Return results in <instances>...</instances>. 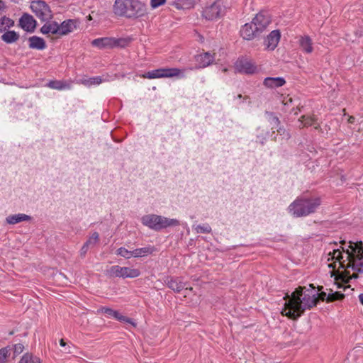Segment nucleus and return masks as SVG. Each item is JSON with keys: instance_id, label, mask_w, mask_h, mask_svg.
Returning a JSON list of instances; mask_svg holds the SVG:
<instances>
[{"instance_id": "obj_54", "label": "nucleus", "mask_w": 363, "mask_h": 363, "mask_svg": "<svg viewBox=\"0 0 363 363\" xmlns=\"http://www.w3.org/2000/svg\"><path fill=\"white\" fill-rule=\"evenodd\" d=\"M362 248H363V245H362Z\"/></svg>"}, {"instance_id": "obj_3", "label": "nucleus", "mask_w": 363, "mask_h": 363, "mask_svg": "<svg viewBox=\"0 0 363 363\" xmlns=\"http://www.w3.org/2000/svg\"><path fill=\"white\" fill-rule=\"evenodd\" d=\"M113 12L129 19L143 18L148 14L147 5L139 0H116Z\"/></svg>"}, {"instance_id": "obj_27", "label": "nucleus", "mask_w": 363, "mask_h": 363, "mask_svg": "<svg viewBox=\"0 0 363 363\" xmlns=\"http://www.w3.org/2000/svg\"><path fill=\"white\" fill-rule=\"evenodd\" d=\"M1 40L6 43H13L19 38V35L14 30L6 31L1 37Z\"/></svg>"}, {"instance_id": "obj_2", "label": "nucleus", "mask_w": 363, "mask_h": 363, "mask_svg": "<svg viewBox=\"0 0 363 363\" xmlns=\"http://www.w3.org/2000/svg\"><path fill=\"white\" fill-rule=\"evenodd\" d=\"M349 249L346 250L342 248V250L346 252V259H343L342 252L340 249H334L333 252H330L328 255L330 257L328 260L334 261V263L328 264V267L335 268L336 262H338L340 268H352L358 272H363V248L362 242H350Z\"/></svg>"}, {"instance_id": "obj_17", "label": "nucleus", "mask_w": 363, "mask_h": 363, "mask_svg": "<svg viewBox=\"0 0 363 363\" xmlns=\"http://www.w3.org/2000/svg\"><path fill=\"white\" fill-rule=\"evenodd\" d=\"M189 70L188 67L179 69L176 67L163 68L164 78H185V72Z\"/></svg>"}, {"instance_id": "obj_10", "label": "nucleus", "mask_w": 363, "mask_h": 363, "mask_svg": "<svg viewBox=\"0 0 363 363\" xmlns=\"http://www.w3.org/2000/svg\"><path fill=\"white\" fill-rule=\"evenodd\" d=\"M236 72L247 74H252L257 72V67L254 62L247 59H239L235 64Z\"/></svg>"}, {"instance_id": "obj_31", "label": "nucleus", "mask_w": 363, "mask_h": 363, "mask_svg": "<svg viewBox=\"0 0 363 363\" xmlns=\"http://www.w3.org/2000/svg\"><path fill=\"white\" fill-rule=\"evenodd\" d=\"M18 363H41V361L38 357L30 353H26L22 356Z\"/></svg>"}, {"instance_id": "obj_37", "label": "nucleus", "mask_w": 363, "mask_h": 363, "mask_svg": "<svg viewBox=\"0 0 363 363\" xmlns=\"http://www.w3.org/2000/svg\"><path fill=\"white\" fill-rule=\"evenodd\" d=\"M265 114L268 116V120L272 124H274L276 125V128H278V126L280 124V121L279 118L275 116L272 112L266 111Z\"/></svg>"}, {"instance_id": "obj_44", "label": "nucleus", "mask_w": 363, "mask_h": 363, "mask_svg": "<svg viewBox=\"0 0 363 363\" xmlns=\"http://www.w3.org/2000/svg\"><path fill=\"white\" fill-rule=\"evenodd\" d=\"M267 133H262L260 134H258L257 135V142H259L262 145H264L267 141Z\"/></svg>"}, {"instance_id": "obj_38", "label": "nucleus", "mask_w": 363, "mask_h": 363, "mask_svg": "<svg viewBox=\"0 0 363 363\" xmlns=\"http://www.w3.org/2000/svg\"><path fill=\"white\" fill-rule=\"evenodd\" d=\"M303 126H310L314 124V118L310 116H303L299 119Z\"/></svg>"}, {"instance_id": "obj_34", "label": "nucleus", "mask_w": 363, "mask_h": 363, "mask_svg": "<svg viewBox=\"0 0 363 363\" xmlns=\"http://www.w3.org/2000/svg\"><path fill=\"white\" fill-rule=\"evenodd\" d=\"M99 241V234L97 232H94L84 243L89 247L95 246Z\"/></svg>"}, {"instance_id": "obj_40", "label": "nucleus", "mask_w": 363, "mask_h": 363, "mask_svg": "<svg viewBox=\"0 0 363 363\" xmlns=\"http://www.w3.org/2000/svg\"><path fill=\"white\" fill-rule=\"evenodd\" d=\"M277 128L278 133L280 134V135H281L284 139L288 140L290 138V134L288 131L286 130L285 128L279 126H278Z\"/></svg>"}, {"instance_id": "obj_19", "label": "nucleus", "mask_w": 363, "mask_h": 363, "mask_svg": "<svg viewBox=\"0 0 363 363\" xmlns=\"http://www.w3.org/2000/svg\"><path fill=\"white\" fill-rule=\"evenodd\" d=\"M301 50L307 54L313 51V41L308 35L301 36L298 40Z\"/></svg>"}, {"instance_id": "obj_48", "label": "nucleus", "mask_w": 363, "mask_h": 363, "mask_svg": "<svg viewBox=\"0 0 363 363\" xmlns=\"http://www.w3.org/2000/svg\"><path fill=\"white\" fill-rule=\"evenodd\" d=\"M359 300L360 303L363 305V294L359 295Z\"/></svg>"}, {"instance_id": "obj_1", "label": "nucleus", "mask_w": 363, "mask_h": 363, "mask_svg": "<svg viewBox=\"0 0 363 363\" xmlns=\"http://www.w3.org/2000/svg\"><path fill=\"white\" fill-rule=\"evenodd\" d=\"M318 291L313 284L307 286H298L289 296L286 294L282 314L286 317L296 320L305 311L310 310L318 303Z\"/></svg>"}, {"instance_id": "obj_32", "label": "nucleus", "mask_w": 363, "mask_h": 363, "mask_svg": "<svg viewBox=\"0 0 363 363\" xmlns=\"http://www.w3.org/2000/svg\"><path fill=\"white\" fill-rule=\"evenodd\" d=\"M193 228L196 233H210L212 231L211 227L208 223L197 225H194Z\"/></svg>"}, {"instance_id": "obj_52", "label": "nucleus", "mask_w": 363, "mask_h": 363, "mask_svg": "<svg viewBox=\"0 0 363 363\" xmlns=\"http://www.w3.org/2000/svg\"><path fill=\"white\" fill-rule=\"evenodd\" d=\"M227 71H228V69H227V68H224V69H223V72H226Z\"/></svg>"}, {"instance_id": "obj_36", "label": "nucleus", "mask_w": 363, "mask_h": 363, "mask_svg": "<svg viewBox=\"0 0 363 363\" xmlns=\"http://www.w3.org/2000/svg\"><path fill=\"white\" fill-rule=\"evenodd\" d=\"M345 297V295L339 291L333 292L328 294L327 297L328 302H332L337 300H342Z\"/></svg>"}, {"instance_id": "obj_12", "label": "nucleus", "mask_w": 363, "mask_h": 363, "mask_svg": "<svg viewBox=\"0 0 363 363\" xmlns=\"http://www.w3.org/2000/svg\"><path fill=\"white\" fill-rule=\"evenodd\" d=\"M79 26L77 19H68L59 24V36L67 35L74 31Z\"/></svg>"}, {"instance_id": "obj_43", "label": "nucleus", "mask_w": 363, "mask_h": 363, "mask_svg": "<svg viewBox=\"0 0 363 363\" xmlns=\"http://www.w3.org/2000/svg\"><path fill=\"white\" fill-rule=\"evenodd\" d=\"M119 321L124 322L130 324L133 327H136V323L134 322V320L130 318H128L125 315H121V318H119Z\"/></svg>"}, {"instance_id": "obj_9", "label": "nucleus", "mask_w": 363, "mask_h": 363, "mask_svg": "<svg viewBox=\"0 0 363 363\" xmlns=\"http://www.w3.org/2000/svg\"><path fill=\"white\" fill-rule=\"evenodd\" d=\"M121 39L111 37L99 38L91 41V45L99 49H110L119 46Z\"/></svg>"}, {"instance_id": "obj_26", "label": "nucleus", "mask_w": 363, "mask_h": 363, "mask_svg": "<svg viewBox=\"0 0 363 363\" xmlns=\"http://www.w3.org/2000/svg\"><path fill=\"white\" fill-rule=\"evenodd\" d=\"M46 86L50 89L56 90H65L71 88L70 83L62 80H51Z\"/></svg>"}, {"instance_id": "obj_23", "label": "nucleus", "mask_w": 363, "mask_h": 363, "mask_svg": "<svg viewBox=\"0 0 363 363\" xmlns=\"http://www.w3.org/2000/svg\"><path fill=\"white\" fill-rule=\"evenodd\" d=\"M29 48L38 50H44L46 48V43L43 38L38 36H31L28 38Z\"/></svg>"}, {"instance_id": "obj_50", "label": "nucleus", "mask_w": 363, "mask_h": 363, "mask_svg": "<svg viewBox=\"0 0 363 363\" xmlns=\"http://www.w3.org/2000/svg\"><path fill=\"white\" fill-rule=\"evenodd\" d=\"M359 130L363 131V121L359 123Z\"/></svg>"}, {"instance_id": "obj_15", "label": "nucleus", "mask_w": 363, "mask_h": 363, "mask_svg": "<svg viewBox=\"0 0 363 363\" xmlns=\"http://www.w3.org/2000/svg\"><path fill=\"white\" fill-rule=\"evenodd\" d=\"M280 38L281 35L279 30H272L264 40L266 48L269 50H274L277 48L280 40Z\"/></svg>"}, {"instance_id": "obj_24", "label": "nucleus", "mask_w": 363, "mask_h": 363, "mask_svg": "<svg viewBox=\"0 0 363 363\" xmlns=\"http://www.w3.org/2000/svg\"><path fill=\"white\" fill-rule=\"evenodd\" d=\"M156 249L154 246L147 245L144 247L141 248H137L135 249L133 251V257L134 258H139L143 257H146L149 255L152 254L154 252H155Z\"/></svg>"}, {"instance_id": "obj_46", "label": "nucleus", "mask_w": 363, "mask_h": 363, "mask_svg": "<svg viewBox=\"0 0 363 363\" xmlns=\"http://www.w3.org/2000/svg\"><path fill=\"white\" fill-rule=\"evenodd\" d=\"M328 296V294H327L325 292H323V291L320 292L318 295V301H319V299L321 301H325V300L327 301Z\"/></svg>"}, {"instance_id": "obj_30", "label": "nucleus", "mask_w": 363, "mask_h": 363, "mask_svg": "<svg viewBox=\"0 0 363 363\" xmlns=\"http://www.w3.org/2000/svg\"><path fill=\"white\" fill-rule=\"evenodd\" d=\"M14 21L6 16L0 19V33L6 32L9 28L13 26Z\"/></svg>"}, {"instance_id": "obj_35", "label": "nucleus", "mask_w": 363, "mask_h": 363, "mask_svg": "<svg viewBox=\"0 0 363 363\" xmlns=\"http://www.w3.org/2000/svg\"><path fill=\"white\" fill-rule=\"evenodd\" d=\"M116 255H118V256H121V257H124L125 259H128L133 257V251L128 250L125 247H121L116 250Z\"/></svg>"}, {"instance_id": "obj_5", "label": "nucleus", "mask_w": 363, "mask_h": 363, "mask_svg": "<svg viewBox=\"0 0 363 363\" xmlns=\"http://www.w3.org/2000/svg\"><path fill=\"white\" fill-rule=\"evenodd\" d=\"M141 223L143 225L155 231H160L168 227H175L180 225L179 220L169 218L157 214H147L141 218Z\"/></svg>"}, {"instance_id": "obj_20", "label": "nucleus", "mask_w": 363, "mask_h": 363, "mask_svg": "<svg viewBox=\"0 0 363 363\" xmlns=\"http://www.w3.org/2000/svg\"><path fill=\"white\" fill-rule=\"evenodd\" d=\"M264 85L270 89L281 87L286 84L283 77H267L264 79Z\"/></svg>"}, {"instance_id": "obj_42", "label": "nucleus", "mask_w": 363, "mask_h": 363, "mask_svg": "<svg viewBox=\"0 0 363 363\" xmlns=\"http://www.w3.org/2000/svg\"><path fill=\"white\" fill-rule=\"evenodd\" d=\"M166 0H150V6L152 9H156L164 4Z\"/></svg>"}, {"instance_id": "obj_47", "label": "nucleus", "mask_w": 363, "mask_h": 363, "mask_svg": "<svg viewBox=\"0 0 363 363\" xmlns=\"http://www.w3.org/2000/svg\"><path fill=\"white\" fill-rule=\"evenodd\" d=\"M354 120H355L354 117L350 116L348 118V123H353L354 122Z\"/></svg>"}, {"instance_id": "obj_53", "label": "nucleus", "mask_w": 363, "mask_h": 363, "mask_svg": "<svg viewBox=\"0 0 363 363\" xmlns=\"http://www.w3.org/2000/svg\"><path fill=\"white\" fill-rule=\"evenodd\" d=\"M88 19H89V20H91V19H92V18H91V16L90 15H89V16H88Z\"/></svg>"}, {"instance_id": "obj_14", "label": "nucleus", "mask_w": 363, "mask_h": 363, "mask_svg": "<svg viewBox=\"0 0 363 363\" xmlns=\"http://www.w3.org/2000/svg\"><path fill=\"white\" fill-rule=\"evenodd\" d=\"M36 23L35 18L28 13H23L19 19V26L28 33L34 32Z\"/></svg>"}, {"instance_id": "obj_11", "label": "nucleus", "mask_w": 363, "mask_h": 363, "mask_svg": "<svg viewBox=\"0 0 363 363\" xmlns=\"http://www.w3.org/2000/svg\"><path fill=\"white\" fill-rule=\"evenodd\" d=\"M196 65L194 67H188L189 70L205 68L213 63L214 55L208 52H206L194 57Z\"/></svg>"}, {"instance_id": "obj_41", "label": "nucleus", "mask_w": 363, "mask_h": 363, "mask_svg": "<svg viewBox=\"0 0 363 363\" xmlns=\"http://www.w3.org/2000/svg\"><path fill=\"white\" fill-rule=\"evenodd\" d=\"M23 350H24V346L22 344H21V343L16 344L13 346L14 355L16 356V355L20 354L21 353L23 352Z\"/></svg>"}, {"instance_id": "obj_6", "label": "nucleus", "mask_w": 363, "mask_h": 363, "mask_svg": "<svg viewBox=\"0 0 363 363\" xmlns=\"http://www.w3.org/2000/svg\"><path fill=\"white\" fill-rule=\"evenodd\" d=\"M30 8L41 21H48L53 18L50 6L44 1H33L30 3Z\"/></svg>"}, {"instance_id": "obj_22", "label": "nucleus", "mask_w": 363, "mask_h": 363, "mask_svg": "<svg viewBox=\"0 0 363 363\" xmlns=\"http://www.w3.org/2000/svg\"><path fill=\"white\" fill-rule=\"evenodd\" d=\"M80 83L87 87H90L93 85H99L102 82H109V79L107 77L102 78L100 76L83 78L79 80Z\"/></svg>"}, {"instance_id": "obj_49", "label": "nucleus", "mask_w": 363, "mask_h": 363, "mask_svg": "<svg viewBox=\"0 0 363 363\" xmlns=\"http://www.w3.org/2000/svg\"><path fill=\"white\" fill-rule=\"evenodd\" d=\"M60 346H62V347H65V346L66 345V343H65V342L64 341V340H63V339H61V340H60Z\"/></svg>"}, {"instance_id": "obj_29", "label": "nucleus", "mask_w": 363, "mask_h": 363, "mask_svg": "<svg viewBox=\"0 0 363 363\" xmlns=\"http://www.w3.org/2000/svg\"><path fill=\"white\" fill-rule=\"evenodd\" d=\"M143 77L150 79L164 78L163 68L149 71L145 74H143Z\"/></svg>"}, {"instance_id": "obj_13", "label": "nucleus", "mask_w": 363, "mask_h": 363, "mask_svg": "<svg viewBox=\"0 0 363 363\" xmlns=\"http://www.w3.org/2000/svg\"><path fill=\"white\" fill-rule=\"evenodd\" d=\"M270 22L269 16L262 13L257 14L252 21L255 29H257V31H258L259 34L267 28Z\"/></svg>"}, {"instance_id": "obj_25", "label": "nucleus", "mask_w": 363, "mask_h": 363, "mask_svg": "<svg viewBox=\"0 0 363 363\" xmlns=\"http://www.w3.org/2000/svg\"><path fill=\"white\" fill-rule=\"evenodd\" d=\"M167 286L169 289L177 293L180 292L184 288L188 289V288L186 287V283L182 281L179 278H172L168 281Z\"/></svg>"}, {"instance_id": "obj_7", "label": "nucleus", "mask_w": 363, "mask_h": 363, "mask_svg": "<svg viewBox=\"0 0 363 363\" xmlns=\"http://www.w3.org/2000/svg\"><path fill=\"white\" fill-rule=\"evenodd\" d=\"M107 274L112 277L133 279L139 277L140 271L136 268L113 265L107 270Z\"/></svg>"}, {"instance_id": "obj_4", "label": "nucleus", "mask_w": 363, "mask_h": 363, "mask_svg": "<svg viewBox=\"0 0 363 363\" xmlns=\"http://www.w3.org/2000/svg\"><path fill=\"white\" fill-rule=\"evenodd\" d=\"M321 204L320 197H297L287 208V211L294 218L306 217L314 213Z\"/></svg>"}, {"instance_id": "obj_16", "label": "nucleus", "mask_w": 363, "mask_h": 363, "mask_svg": "<svg viewBox=\"0 0 363 363\" xmlns=\"http://www.w3.org/2000/svg\"><path fill=\"white\" fill-rule=\"evenodd\" d=\"M240 35L245 40H250L259 35L254 25L250 23H245L240 30Z\"/></svg>"}, {"instance_id": "obj_39", "label": "nucleus", "mask_w": 363, "mask_h": 363, "mask_svg": "<svg viewBox=\"0 0 363 363\" xmlns=\"http://www.w3.org/2000/svg\"><path fill=\"white\" fill-rule=\"evenodd\" d=\"M9 354V350L6 347L0 350V363H4Z\"/></svg>"}, {"instance_id": "obj_18", "label": "nucleus", "mask_w": 363, "mask_h": 363, "mask_svg": "<svg viewBox=\"0 0 363 363\" xmlns=\"http://www.w3.org/2000/svg\"><path fill=\"white\" fill-rule=\"evenodd\" d=\"M40 32L43 34H52L59 36V23L56 21H46V23L41 27Z\"/></svg>"}, {"instance_id": "obj_51", "label": "nucleus", "mask_w": 363, "mask_h": 363, "mask_svg": "<svg viewBox=\"0 0 363 363\" xmlns=\"http://www.w3.org/2000/svg\"><path fill=\"white\" fill-rule=\"evenodd\" d=\"M4 7V2L0 0V10Z\"/></svg>"}, {"instance_id": "obj_28", "label": "nucleus", "mask_w": 363, "mask_h": 363, "mask_svg": "<svg viewBox=\"0 0 363 363\" xmlns=\"http://www.w3.org/2000/svg\"><path fill=\"white\" fill-rule=\"evenodd\" d=\"M197 0H177L174 5L178 9H188L192 8Z\"/></svg>"}, {"instance_id": "obj_45", "label": "nucleus", "mask_w": 363, "mask_h": 363, "mask_svg": "<svg viewBox=\"0 0 363 363\" xmlns=\"http://www.w3.org/2000/svg\"><path fill=\"white\" fill-rule=\"evenodd\" d=\"M89 247H88L86 245L84 244L80 250V255L82 257H84L86 254Z\"/></svg>"}, {"instance_id": "obj_8", "label": "nucleus", "mask_w": 363, "mask_h": 363, "mask_svg": "<svg viewBox=\"0 0 363 363\" xmlns=\"http://www.w3.org/2000/svg\"><path fill=\"white\" fill-rule=\"evenodd\" d=\"M225 7L223 1L216 0L204 9L203 16L207 20L213 21L221 17L225 13Z\"/></svg>"}, {"instance_id": "obj_21", "label": "nucleus", "mask_w": 363, "mask_h": 363, "mask_svg": "<svg viewBox=\"0 0 363 363\" xmlns=\"http://www.w3.org/2000/svg\"><path fill=\"white\" fill-rule=\"evenodd\" d=\"M31 219V216L28 215L24 213H18L7 216L6 218V221L8 224L15 225L23 221H30Z\"/></svg>"}, {"instance_id": "obj_33", "label": "nucleus", "mask_w": 363, "mask_h": 363, "mask_svg": "<svg viewBox=\"0 0 363 363\" xmlns=\"http://www.w3.org/2000/svg\"><path fill=\"white\" fill-rule=\"evenodd\" d=\"M100 311L102 313L106 314L108 317H113L118 320H119V318H121L122 315V314H121L117 311H114L112 308H107V307H103L100 309Z\"/></svg>"}]
</instances>
